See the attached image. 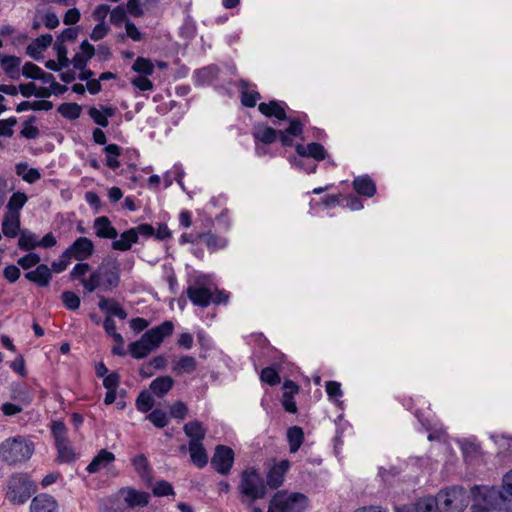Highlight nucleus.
<instances>
[{
	"mask_svg": "<svg viewBox=\"0 0 512 512\" xmlns=\"http://www.w3.org/2000/svg\"><path fill=\"white\" fill-rule=\"evenodd\" d=\"M30 512H58V504L51 495L39 494L32 499Z\"/></svg>",
	"mask_w": 512,
	"mask_h": 512,
	"instance_id": "obj_15",
	"label": "nucleus"
},
{
	"mask_svg": "<svg viewBox=\"0 0 512 512\" xmlns=\"http://www.w3.org/2000/svg\"><path fill=\"white\" fill-rule=\"evenodd\" d=\"M241 501L254 503L263 499L267 494V487L260 472L254 467H248L242 471L238 485Z\"/></svg>",
	"mask_w": 512,
	"mask_h": 512,
	"instance_id": "obj_3",
	"label": "nucleus"
},
{
	"mask_svg": "<svg viewBox=\"0 0 512 512\" xmlns=\"http://www.w3.org/2000/svg\"><path fill=\"white\" fill-rule=\"evenodd\" d=\"M436 499L441 512H464L472 501V495L463 486L452 485L440 490Z\"/></svg>",
	"mask_w": 512,
	"mask_h": 512,
	"instance_id": "obj_5",
	"label": "nucleus"
},
{
	"mask_svg": "<svg viewBox=\"0 0 512 512\" xmlns=\"http://www.w3.org/2000/svg\"><path fill=\"white\" fill-rule=\"evenodd\" d=\"M39 241L40 240L35 233L25 229L20 233L18 245L19 248L23 251H31L39 247Z\"/></svg>",
	"mask_w": 512,
	"mask_h": 512,
	"instance_id": "obj_34",
	"label": "nucleus"
},
{
	"mask_svg": "<svg viewBox=\"0 0 512 512\" xmlns=\"http://www.w3.org/2000/svg\"><path fill=\"white\" fill-rule=\"evenodd\" d=\"M471 495L472 508L475 510L512 512V499L498 487L474 485L471 488Z\"/></svg>",
	"mask_w": 512,
	"mask_h": 512,
	"instance_id": "obj_2",
	"label": "nucleus"
},
{
	"mask_svg": "<svg viewBox=\"0 0 512 512\" xmlns=\"http://www.w3.org/2000/svg\"><path fill=\"white\" fill-rule=\"evenodd\" d=\"M308 505V498L302 493H291L283 498L281 492H277L270 500L267 512H304Z\"/></svg>",
	"mask_w": 512,
	"mask_h": 512,
	"instance_id": "obj_7",
	"label": "nucleus"
},
{
	"mask_svg": "<svg viewBox=\"0 0 512 512\" xmlns=\"http://www.w3.org/2000/svg\"><path fill=\"white\" fill-rule=\"evenodd\" d=\"M88 115L97 125L103 128H106L109 125V121L106 116L96 107H90L88 110Z\"/></svg>",
	"mask_w": 512,
	"mask_h": 512,
	"instance_id": "obj_56",
	"label": "nucleus"
},
{
	"mask_svg": "<svg viewBox=\"0 0 512 512\" xmlns=\"http://www.w3.org/2000/svg\"><path fill=\"white\" fill-rule=\"evenodd\" d=\"M129 353L135 359H143L147 357L152 351L145 340L141 337L139 340L131 342L128 345Z\"/></svg>",
	"mask_w": 512,
	"mask_h": 512,
	"instance_id": "obj_37",
	"label": "nucleus"
},
{
	"mask_svg": "<svg viewBox=\"0 0 512 512\" xmlns=\"http://www.w3.org/2000/svg\"><path fill=\"white\" fill-rule=\"evenodd\" d=\"M104 152L106 154V165L115 170L120 167V162L118 157L121 154V147L117 144H108L104 148Z\"/></svg>",
	"mask_w": 512,
	"mask_h": 512,
	"instance_id": "obj_39",
	"label": "nucleus"
},
{
	"mask_svg": "<svg viewBox=\"0 0 512 512\" xmlns=\"http://www.w3.org/2000/svg\"><path fill=\"white\" fill-rule=\"evenodd\" d=\"M197 368V361L194 357L189 355H184L179 358L177 363L175 364L173 370L178 373H187L190 374L194 372Z\"/></svg>",
	"mask_w": 512,
	"mask_h": 512,
	"instance_id": "obj_38",
	"label": "nucleus"
},
{
	"mask_svg": "<svg viewBox=\"0 0 512 512\" xmlns=\"http://www.w3.org/2000/svg\"><path fill=\"white\" fill-rule=\"evenodd\" d=\"M234 456V451L230 447L217 445L211 464L218 473L227 475L233 466Z\"/></svg>",
	"mask_w": 512,
	"mask_h": 512,
	"instance_id": "obj_9",
	"label": "nucleus"
},
{
	"mask_svg": "<svg viewBox=\"0 0 512 512\" xmlns=\"http://www.w3.org/2000/svg\"><path fill=\"white\" fill-rule=\"evenodd\" d=\"M3 275L10 283L16 282L20 275V269L15 265H8L4 268Z\"/></svg>",
	"mask_w": 512,
	"mask_h": 512,
	"instance_id": "obj_62",
	"label": "nucleus"
},
{
	"mask_svg": "<svg viewBox=\"0 0 512 512\" xmlns=\"http://www.w3.org/2000/svg\"><path fill=\"white\" fill-rule=\"evenodd\" d=\"M114 460L115 455L112 452L106 449H101L86 467V470L90 474L96 473L101 469L106 468Z\"/></svg>",
	"mask_w": 512,
	"mask_h": 512,
	"instance_id": "obj_21",
	"label": "nucleus"
},
{
	"mask_svg": "<svg viewBox=\"0 0 512 512\" xmlns=\"http://www.w3.org/2000/svg\"><path fill=\"white\" fill-rule=\"evenodd\" d=\"M174 380L170 376H160L150 383L151 392L157 397H163L173 387Z\"/></svg>",
	"mask_w": 512,
	"mask_h": 512,
	"instance_id": "obj_28",
	"label": "nucleus"
},
{
	"mask_svg": "<svg viewBox=\"0 0 512 512\" xmlns=\"http://www.w3.org/2000/svg\"><path fill=\"white\" fill-rule=\"evenodd\" d=\"M183 431L190 439L189 443H202L206 436V429L198 420H193L184 424Z\"/></svg>",
	"mask_w": 512,
	"mask_h": 512,
	"instance_id": "obj_25",
	"label": "nucleus"
},
{
	"mask_svg": "<svg viewBox=\"0 0 512 512\" xmlns=\"http://www.w3.org/2000/svg\"><path fill=\"white\" fill-rule=\"evenodd\" d=\"M289 127L284 131L279 130V139L284 147L293 145L292 137H298L303 133V124L299 119L288 117Z\"/></svg>",
	"mask_w": 512,
	"mask_h": 512,
	"instance_id": "obj_13",
	"label": "nucleus"
},
{
	"mask_svg": "<svg viewBox=\"0 0 512 512\" xmlns=\"http://www.w3.org/2000/svg\"><path fill=\"white\" fill-rule=\"evenodd\" d=\"M173 329L174 325L171 321H164L159 326L153 327L152 329L146 331L142 335V338L153 351L162 343L165 337H168L172 334Z\"/></svg>",
	"mask_w": 512,
	"mask_h": 512,
	"instance_id": "obj_11",
	"label": "nucleus"
},
{
	"mask_svg": "<svg viewBox=\"0 0 512 512\" xmlns=\"http://www.w3.org/2000/svg\"><path fill=\"white\" fill-rule=\"evenodd\" d=\"M153 494L156 497H164L169 495H174L173 486L166 480L157 481L153 487Z\"/></svg>",
	"mask_w": 512,
	"mask_h": 512,
	"instance_id": "obj_50",
	"label": "nucleus"
},
{
	"mask_svg": "<svg viewBox=\"0 0 512 512\" xmlns=\"http://www.w3.org/2000/svg\"><path fill=\"white\" fill-rule=\"evenodd\" d=\"M94 228L96 236L105 239H116L118 236L117 230L111 225V221L106 216L97 217L94 220Z\"/></svg>",
	"mask_w": 512,
	"mask_h": 512,
	"instance_id": "obj_22",
	"label": "nucleus"
},
{
	"mask_svg": "<svg viewBox=\"0 0 512 512\" xmlns=\"http://www.w3.org/2000/svg\"><path fill=\"white\" fill-rule=\"evenodd\" d=\"M291 463L287 459H282L279 462L273 460V464L269 467L266 473V487L271 489H278L281 487L285 480V475L289 471Z\"/></svg>",
	"mask_w": 512,
	"mask_h": 512,
	"instance_id": "obj_10",
	"label": "nucleus"
},
{
	"mask_svg": "<svg viewBox=\"0 0 512 512\" xmlns=\"http://www.w3.org/2000/svg\"><path fill=\"white\" fill-rule=\"evenodd\" d=\"M137 409L143 413L150 411L154 406V400L150 393L142 391L136 400Z\"/></svg>",
	"mask_w": 512,
	"mask_h": 512,
	"instance_id": "obj_47",
	"label": "nucleus"
},
{
	"mask_svg": "<svg viewBox=\"0 0 512 512\" xmlns=\"http://www.w3.org/2000/svg\"><path fill=\"white\" fill-rule=\"evenodd\" d=\"M35 485L28 475L13 473L7 483L6 498L13 504H24L34 493Z\"/></svg>",
	"mask_w": 512,
	"mask_h": 512,
	"instance_id": "obj_6",
	"label": "nucleus"
},
{
	"mask_svg": "<svg viewBox=\"0 0 512 512\" xmlns=\"http://www.w3.org/2000/svg\"><path fill=\"white\" fill-rule=\"evenodd\" d=\"M197 238L199 239V241H202L207 246V248L212 252L222 249L227 245L226 239L220 238L210 232L198 234Z\"/></svg>",
	"mask_w": 512,
	"mask_h": 512,
	"instance_id": "obj_35",
	"label": "nucleus"
},
{
	"mask_svg": "<svg viewBox=\"0 0 512 512\" xmlns=\"http://www.w3.org/2000/svg\"><path fill=\"white\" fill-rule=\"evenodd\" d=\"M53 41L51 34H44L33 40L26 48V53L35 60L41 58L42 52L47 49Z\"/></svg>",
	"mask_w": 512,
	"mask_h": 512,
	"instance_id": "obj_19",
	"label": "nucleus"
},
{
	"mask_svg": "<svg viewBox=\"0 0 512 512\" xmlns=\"http://www.w3.org/2000/svg\"><path fill=\"white\" fill-rule=\"evenodd\" d=\"M42 69L32 62H27L22 68V74L26 78L36 80L37 76L40 75Z\"/></svg>",
	"mask_w": 512,
	"mask_h": 512,
	"instance_id": "obj_59",
	"label": "nucleus"
},
{
	"mask_svg": "<svg viewBox=\"0 0 512 512\" xmlns=\"http://www.w3.org/2000/svg\"><path fill=\"white\" fill-rule=\"evenodd\" d=\"M33 452V443L23 436L7 438L0 444V458L8 465L26 462Z\"/></svg>",
	"mask_w": 512,
	"mask_h": 512,
	"instance_id": "obj_4",
	"label": "nucleus"
},
{
	"mask_svg": "<svg viewBox=\"0 0 512 512\" xmlns=\"http://www.w3.org/2000/svg\"><path fill=\"white\" fill-rule=\"evenodd\" d=\"M297 154L302 157H311L316 161H322L326 158V150L320 143L312 142L307 146L298 144L296 146Z\"/></svg>",
	"mask_w": 512,
	"mask_h": 512,
	"instance_id": "obj_20",
	"label": "nucleus"
},
{
	"mask_svg": "<svg viewBox=\"0 0 512 512\" xmlns=\"http://www.w3.org/2000/svg\"><path fill=\"white\" fill-rule=\"evenodd\" d=\"M120 284V264L116 258L106 257L89 278L82 279V285L86 293H92L99 289L110 292Z\"/></svg>",
	"mask_w": 512,
	"mask_h": 512,
	"instance_id": "obj_1",
	"label": "nucleus"
},
{
	"mask_svg": "<svg viewBox=\"0 0 512 512\" xmlns=\"http://www.w3.org/2000/svg\"><path fill=\"white\" fill-rule=\"evenodd\" d=\"M126 37L131 38L133 41H141L142 33L138 30L136 25L131 20L125 22Z\"/></svg>",
	"mask_w": 512,
	"mask_h": 512,
	"instance_id": "obj_60",
	"label": "nucleus"
},
{
	"mask_svg": "<svg viewBox=\"0 0 512 512\" xmlns=\"http://www.w3.org/2000/svg\"><path fill=\"white\" fill-rule=\"evenodd\" d=\"M124 502L130 508L145 507L149 503L150 494L144 491H138L133 488H127L121 491Z\"/></svg>",
	"mask_w": 512,
	"mask_h": 512,
	"instance_id": "obj_16",
	"label": "nucleus"
},
{
	"mask_svg": "<svg viewBox=\"0 0 512 512\" xmlns=\"http://www.w3.org/2000/svg\"><path fill=\"white\" fill-rule=\"evenodd\" d=\"M188 413L187 406L182 401H177L170 407V415L176 419H184Z\"/></svg>",
	"mask_w": 512,
	"mask_h": 512,
	"instance_id": "obj_58",
	"label": "nucleus"
},
{
	"mask_svg": "<svg viewBox=\"0 0 512 512\" xmlns=\"http://www.w3.org/2000/svg\"><path fill=\"white\" fill-rule=\"evenodd\" d=\"M61 299L65 307L69 310L74 311L80 307V298L72 291H64L61 295Z\"/></svg>",
	"mask_w": 512,
	"mask_h": 512,
	"instance_id": "obj_51",
	"label": "nucleus"
},
{
	"mask_svg": "<svg viewBox=\"0 0 512 512\" xmlns=\"http://www.w3.org/2000/svg\"><path fill=\"white\" fill-rule=\"evenodd\" d=\"M57 111L64 118L75 120L80 117L82 107L77 103H62L58 106Z\"/></svg>",
	"mask_w": 512,
	"mask_h": 512,
	"instance_id": "obj_40",
	"label": "nucleus"
},
{
	"mask_svg": "<svg viewBox=\"0 0 512 512\" xmlns=\"http://www.w3.org/2000/svg\"><path fill=\"white\" fill-rule=\"evenodd\" d=\"M502 490L510 499H512V470L504 474L502 478Z\"/></svg>",
	"mask_w": 512,
	"mask_h": 512,
	"instance_id": "obj_64",
	"label": "nucleus"
},
{
	"mask_svg": "<svg viewBox=\"0 0 512 512\" xmlns=\"http://www.w3.org/2000/svg\"><path fill=\"white\" fill-rule=\"evenodd\" d=\"M110 21L116 26H120L124 21L126 22V11L122 5L115 7L110 12Z\"/></svg>",
	"mask_w": 512,
	"mask_h": 512,
	"instance_id": "obj_57",
	"label": "nucleus"
},
{
	"mask_svg": "<svg viewBox=\"0 0 512 512\" xmlns=\"http://www.w3.org/2000/svg\"><path fill=\"white\" fill-rule=\"evenodd\" d=\"M98 307L101 311L107 313L106 317L116 316L122 320L127 318V312L121 307V305L114 299H108L103 296L100 297Z\"/></svg>",
	"mask_w": 512,
	"mask_h": 512,
	"instance_id": "obj_24",
	"label": "nucleus"
},
{
	"mask_svg": "<svg viewBox=\"0 0 512 512\" xmlns=\"http://www.w3.org/2000/svg\"><path fill=\"white\" fill-rule=\"evenodd\" d=\"M12 399L27 406L32 402L33 394L26 386H17L12 390Z\"/></svg>",
	"mask_w": 512,
	"mask_h": 512,
	"instance_id": "obj_42",
	"label": "nucleus"
},
{
	"mask_svg": "<svg viewBox=\"0 0 512 512\" xmlns=\"http://www.w3.org/2000/svg\"><path fill=\"white\" fill-rule=\"evenodd\" d=\"M132 464L139 474L141 479L147 483L151 481V468L149 466L148 460L144 454H140L132 459Z\"/></svg>",
	"mask_w": 512,
	"mask_h": 512,
	"instance_id": "obj_33",
	"label": "nucleus"
},
{
	"mask_svg": "<svg viewBox=\"0 0 512 512\" xmlns=\"http://www.w3.org/2000/svg\"><path fill=\"white\" fill-rule=\"evenodd\" d=\"M17 174L22 175L24 181L35 183L41 178V174L36 168H28L26 164L17 165Z\"/></svg>",
	"mask_w": 512,
	"mask_h": 512,
	"instance_id": "obj_44",
	"label": "nucleus"
},
{
	"mask_svg": "<svg viewBox=\"0 0 512 512\" xmlns=\"http://www.w3.org/2000/svg\"><path fill=\"white\" fill-rule=\"evenodd\" d=\"M7 58L9 59L7 62L4 63L2 66L4 72L9 75L11 79H19V67L21 65V58L17 56H10L8 55Z\"/></svg>",
	"mask_w": 512,
	"mask_h": 512,
	"instance_id": "obj_43",
	"label": "nucleus"
},
{
	"mask_svg": "<svg viewBox=\"0 0 512 512\" xmlns=\"http://www.w3.org/2000/svg\"><path fill=\"white\" fill-rule=\"evenodd\" d=\"M51 433L55 439V445L67 441V428L62 421H54L51 425Z\"/></svg>",
	"mask_w": 512,
	"mask_h": 512,
	"instance_id": "obj_48",
	"label": "nucleus"
},
{
	"mask_svg": "<svg viewBox=\"0 0 512 512\" xmlns=\"http://www.w3.org/2000/svg\"><path fill=\"white\" fill-rule=\"evenodd\" d=\"M286 103L271 100L268 103L262 102L258 105V110L266 117H275L278 120H288L285 111Z\"/></svg>",
	"mask_w": 512,
	"mask_h": 512,
	"instance_id": "obj_14",
	"label": "nucleus"
},
{
	"mask_svg": "<svg viewBox=\"0 0 512 512\" xmlns=\"http://www.w3.org/2000/svg\"><path fill=\"white\" fill-rule=\"evenodd\" d=\"M54 50L56 51L57 53V58H58V63L63 67V68H67L69 65H70V60L69 58L67 57V48L65 46V44L63 43H60V41H56L54 43Z\"/></svg>",
	"mask_w": 512,
	"mask_h": 512,
	"instance_id": "obj_53",
	"label": "nucleus"
},
{
	"mask_svg": "<svg viewBox=\"0 0 512 512\" xmlns=\"http://www.w3.org/2000/svg\"><path fill=\"white\" fill-rule=\"evenodd\" d=\"M27 202V196L22 192H15L7 203V214L20 215V210Z\"/></svg>",
	"mask_w": 512,
	"mask_h": 512,
	"instance_id": "obj_36",
	"label": "nucleus"
},
{
	"mask_svg": "<svg viewBox=\"0 0 512 512\" xmlns=\"http://www.w3.org/2000/svg\"><path fill=\"white\" fill-rule=\"evenodd\" d=\"M249 83L246 80H240L239 87L241 89V103L245 107H255L261 95L257 91H248Z\"/></svg>",
	"mask_w": 512,
	"mask_h": 512,
	"instance_id": "obj_31",
	"label": "nucleus"
},
{
	"mask_svg": "<svg viewBox=\"0 0 512 512\" xmlns=\"http://www.w3.org/2000/svg\"><path fill=\"white\" fill-rule=\"evenodd\" d=\"M287 440L289 442V451L296 453L304 441V432L301 427L292 426L287 431Z\"/></svg>",
	"mask_w": 512,
	"mask_h": 512,
	"instance_id": "obj_32",
	"label": "nucleus"
},
{
	"mask_svg": "<svg viewBox=\"0 0 512 512\" xmlns=\"http://www.w3.org/2000/svg\"><path fill=\"white\" fill-rule=\"evenodd\" d=\"M132 69L140 74H144L145 76H150L153 74L154 65L153 63L144 57H138L133 63Z\"/></svg>",
	"mask_w": 512,
	"mask_h": 512,
	"instance_id": "obj_46",
	"label": "nucleus"
},
{
	"mask_svg": "<svg viewBox=\"0 0 512 512\" xmlns=\"http://www.w3.org/2000/svg\"><path fill=\"white\" fill-rule=\"evenodd\" d=\"M353 188L359 195L366 197H372L376 193V185L367 175L356 177L353 181Z\"/></svg>",
	"mask_w": 512,
	"mask_h": 512,
	"instance_id": "obj_26",
	"label": "nucleus"
},
{
	"mask_svg": "<svg viewBox=\"0 0 512 512\" xmlns=\"http://www.w3.org/2000/svg\"><path fill=\"white\" fill-rule=\"evenodd\" d=\"M188 450L192 463L198 468H203L208 463V455L203 443H189Z\"/></svg>",
	"mask_w": 512,
	"mask_h": 512,
	"instance_id": "obj_27",
	"label": "nucleus"
},
{
	"mask_svg": "<svg viewBox=\"0 0 512 512\" xmlns=\"http://www.w3.org/2000/svg\"><path fill=\"white\" fill-rule=\"evenodd\" d=\"M93 242L87 237H78L64 252L63 258H74L84 261L94 253Z\"/></svg>",
	"mask_w": 512,
	"mask_h": 512,
	"instance_id": "obj_8",
	"label": "nucleus"
},
{
	"mask_svg": "<svg viewBox=\"0 0 512 512\" xmlns=\"http://www.w3.org/2000/svg\"><path fill=\"white\" fill-rule=\"evenodd\" d=\"M99 509L101 512H122L120 501L113 497L102 499L99 503Z\"/></svg>",
	"mask_w": 512,
	"mask_h": 512,
	"instance_id": "obj_49",
	"label": "nucleus"
},
{
	"mask_svg": "<svg viewBox=\"0 0 512 512\" xmlns=\"http://www.w3.org/2000/svg\"><path fill=\"white\" fill-rule=\"evenodd\" d=\"M146 418L157 428H164L169 423L167 413L158 408L152 410Z\"/></svg>",
	"mask_w": 512,
	"mask_h": 512,
	"instance_id": "obj_45",
	"label": "nucleus"
},
{
	"mask_svg": "<svg viewBox=\"0 0 512 512\" xmlns=\"http://www.w3.org/2000/svg\"><path fill=\"white\" fill-rule=\"evenodd\" d=\"M108 31H109V28L105 25L104 22H101L93 28V30L90 34V38L93 41H99L107 35Z\"/></svg>",
	"mask_w": 512,
	"mask_h": 512,
	"instance_id": "obj_61",
	"label": "nucleus"
},
{
	"mask_svg": "<svg viewBox=\"0 0 512 512\" xmlns=\"http://www.w3.org/2000/svg\"><path fill=\"white\" fill-rule=\"evenodd\" d=\"M25 278L40 287H46L52 279V273L47 265L39 264L35 270L25 273Z\"/></svg>",
	"mask_w": 512,
	"mask_h": 512,
	"instance_id": "obj_17",
	"label": "nucleus"
},
{
	"mask_svg": "<svg viewBox=\"0 0 512 512\" xmlns=\"http://www.w3.org/2000/svg\"><path fill=\"white\" fill-rule=\"evenodd\" d=\"M187 297L195 305L202 308L208 307L212 302V292L209 288L196 282L186 290Z\"/></svg>",
	"mask_w": 512,
	"mask_h": 512,
	"instance_id": "obj_12",
	"label": "nucleus"
},
{
	"mask_svg": "<svg viewBox=\"0 0 512 512\" xmlns=\"http://www.w3.org/2000/svg\"><path fill=\"white\" fill-rule=\"evenodd\" d=\"M113 240L114 241L112 242V248L114 250L126 251L131 248L132 244L137 243L138 236L137 233H135V231L131 228L129 230L124 231L120 235V238L118 240Z\"/></svg>",
	"mask_w": 512,
	"mask_h": 512,
	"instance_id": "obj_29",
	"label": "nucleus"
},
{
	"mask_svg": "<svg viewBox=\"0 0 512 512\" xmlns=\"http://www.w3.org/2000/svg\"><path fill=\"white\" fill-rule=\"evenodd\" d=\"M439 504L436 497H424L419 499L415 504L405 506L398 512H437Z\"/></svg>",
	"mask_w": 512,
	"mask_h": 512,
	"instance_id": "obj_23",
	"label": "nucleus"
},
{
	"mask_svg": "<svg viewBox=\"0 0 512 512\" xmlns=\"http://www.w3.org/2000/svg\"><path fill=\"white\" fill-rule=\"evenodd\" d=\"M40 256L36 253H28L25 256L18 259V265L21 266L24 270L30 269L31 267L37 265L40 262Z\"/></svg>",
	"mask_w": 512,
	"mask_h": 512,
	"instance_id": "obj_54",
	"label": "nucleus"
},
{
	"mask_svg": "<svg viewBox=\"0 0 512 512\" xmlns=\"http://www.w3.org/2000/svg\"><path fill=\"white\" fill-rule=\"evenodd\" d=\"M56 449L58 452V459L61 462L70 463L76 459L75 452L69 445L68 440L56 444Z\"/></svg>",
	"mask_w": 512,
	"mask_h": 512,
	"instance_id": "obj_41",
	"label": "nucleus"
},
{
	"mask_svg": "<svg viewBox=\"0 0 512 512\" xmlns=\"http://www.w3.org/2000/svg\"><path fill=\"white\" fill-rule=\"evenodd\" d=\"M90 265L88 263H78L76 264L72 271L70 272L72 279H83V276L90 270Z\"/></svg>",
	"mask_w": 512,
	"mask_h": 512,
	"instance_id": "obj_63",
	"label": "nucleus"
},
{
	"mask_svg": "<svg viewBox=\"0 0 512 512\" xmlns=\"http://www.w3.org/2000/svg\"><path fill=\"white\" fill-rule=\"evenodd\" d=\"M20 230V215L7 214L2 222V231L6 237L14 238Z\"/></svg>",
	"mask_w": 512,
	"mask_h": 512,
	"instance_id": "obj_30",
	"label": "nucleus"
},
{
	"mask_svg": "<svg viewBox=\"0 0 512 512\" xmlns=\"http://www.w3.org/2000/svg\"><path fill=\"white\" fill-rule=\"evenodd\" d=\"M17 124V119L15 117H10L5 120H0V136L4 137H12L13 129L12 127Z\"/></svg>",
	"mask_w": 512,
	"mask_h": 512,
	"instance_id": "obj_55",
	"label": "nucleus"
},
{
	"mask_svg": "<svg viewBox=\"0 0 512 512\" xmlns=\"http://www.w3.org/2000/svg\"><path fill=\"white\" fill-rule=\"evenodd\" d=\"M260 379L271 386L280 383V376L278 372L272 367H266L262 369Z\"/></svg>",
	"mask_w": 512,
	"mask_h": 512,
	"instance_id": "obj_52",
	"label": "nucleus"
},
{
	"mask_svg": "<svg viewBox=\"0 0 512 512\" xmlns=\"http://www.w3.org/2000/svg\"><path fill=\"white\" fill-rule=\"evenodd\" d=\"M252 135L256 141L269 145L279 137V130H276L266 124H256L253 127Z\"/></svg>",
	"mask_w": 512,
	"mask_h": 512,
	"instance_id": "obj_18",
	"label": "nucleus"
}]
</instances>
